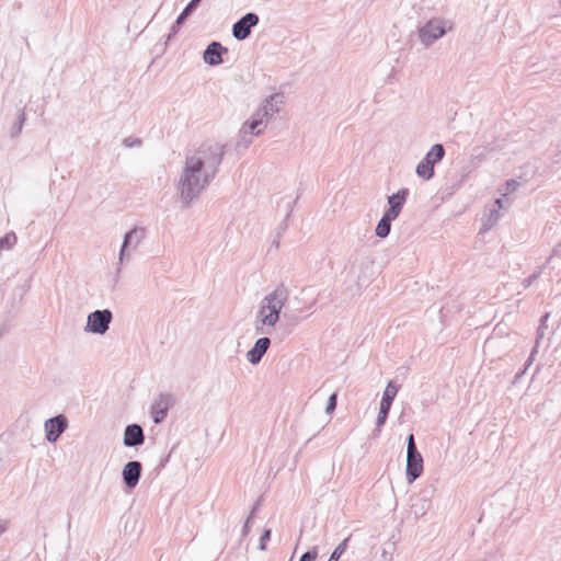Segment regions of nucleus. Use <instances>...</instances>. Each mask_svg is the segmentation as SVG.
Segmentation results:
<instances>
[{
	"instance_id": "obj_13",
	"label": "nucleus",
	"mask_w": 561,
	"mask_h": 561,
	"mask_svg": "<svg viewBox=\"0 0 561 561\" xmlns=\"http://www.w3.org/2000/svg\"><path fill=\"white\" fill-rule=\"evenodd\" d=\"M227 53V47L222 46L219 42H211L204 50L203 59L209 66H218L224 62L222 55Z\"/></svg>"
},
{
	"instance_id": "obj_15",
	"label": "nucleus",
	"mask_w": 561,
	"mask_h": 561,
	"mask_svg": "<svg viewBox=\"0 0 561 561\" xmlns=\"http://www.w3.org/2000/svg\"><path fill=\"white\" fill-rule=\"evenodd\" d=\"M271 345V339L262 336L257 339L251 350L247 352V359L252 365H257Z\"/></svg>"
},
{
	"instance_id": "obj_9",
	"label": "nucleus",
	"mask_w": 561,
	"mask_h": 561,
	"mask_svg": "<svg viewBox=\"0 0 561 561\" xmlns=\"http://www.w3.org/2000/svg\"><path fill=\"white\" fill-rule=\"evenodd\" d=\"M260 22V18L256 13L249 12L240 18L232 25V36L237 41H244L251 35V31Z\"/></svg>"
},
{
	"instance_id": "obj_30",
	"label": "nucleus",
	"mask_w": 561,
	"mask_h": 561,
	"mask_svg": "<svg viewBox=\"0 0 561 561\" xmlns=\"http://www.w3.org/2000/svg\"><path fill=\"white\" fill-rule=\"evenodd\" d=\"M317 557H318V551L316 548H313L312 550L305 552L300 557L299 561H316Z\"/></svg>"
},
{
	"instance_id": "obj_29",
	"label": "nucleus",
	"mask_w": 561,
	"mask_h": 561,
	"mask_svg": "<svg viewBox=\"0 0 561 561\" xmlns=\"http://www.w3.org/2000/svg\"><path fill=\"white\" fill-rule=\"evenodd\" d=\"M272 530L265 529L262 534L259 542V549L264 551L266 549V542L271 539Z\"/></svg>"
},
{
	"instance_id": "obj_22",
	"label": "nucleus",
	"mask_w": 561,
	"mask_h": 561,
	"mask_svg": "<svg viewBox=\"0 0 561 561\" xmlns=\"http://www.w3.org/2000/svg\"><path fill=\"white\" fill-rule=\"evenodd\" d=\"M18 238L14 232H8L0 238V251L11 250L16 244Z\"/></svg>"
},
{
	"instance_id": "obj_39",
	"label": "nucleus",
	"mask_w": 561,
	"mask_h": 561,
	"mask_svg": "<svg viewBox=\"0 0 561 561\" xmlns=\"http://www.w3.org/2000/svg\"><path fill=\"white\" fill-rule=\"evenodd\" d=\"M7 530V523L0 522V534H3Z\"/></svg>"
},
{
	"instance_id": "obj_38",
	"label": "nucleus",
	"mask_w": 561,
	"mask_h": 561,
	"mask_svg": "<svg viewBox=\"0 0 561 561\" xmlns=\"http://www.w3.org/2000/svg\"><path fill=\"white\" fill-rule=\"evenodd\" d=\"M257 506H259V503L254 504V506L252 507V511L250 512V515L248 516V519H252L254 517Z\"/></svg>"
},
{
	"instance_id": "obj_14",
	"label": "nucleus",
	"mask_w": 561,
	"mask_h": 561,
	"mask_svg": "<svg viewBox=\"0 0 561 561\" xmlns=\"http://www.w3.org/2000/svg\"><path fill=\"white\" fill-rule=\"evenodd\" d=\"M409 190L405 187L388 196L389 208L385 211V214L392 217L393 219H397L407 202Z\"/></svg>"
},
{
	"instance_id": "obj_23",
	"label": "nucleus",
	"mask_w": 561,
	"mask_h": 561,
	"mask_svg": "<svg viewBox=\"0 0 561 561\" xmlns=\"http://www.w3.org/2000/svg\"><path fill=\"white\" fill-rule=\"evenodd\" d=\"M350 540V537L345 538L342 542H340L336 548L331 553L328 561H339V559L342 557V554L345 552L347 548V542Z\"/></svg>"
},
{
	"instance_id": "obj_37",
	"label": "nucleus",
	"mask_w": 561,
	"mask_h": 561,
	"mask_svg": "<svg viewBox=\"0 0 561 561\" xmlns=\"http://www.w3.org/2000/svg\"><path fill=\"white\" fill-rule=\"evenodd\" d=\"M492 207H495L496 209H499V211H500L501 209H503V208H504L503 199H502V198H497V199L494 202V204H493V206H492Z\"/></svg>"
},
{
	"instance_id": "obj_20",
	"label": "nucleus",
	"mask_w": 561,
	"mask_h": 561,
	"mask_svg": "<svg viewBox=\"0 0 561 561\" xmlns=\"http://www.w3.org/2000/svg\"><path fill=\"white\" fill-rule=\"evenodd\" d=\"M252 134L245 124L242 126L240 130V138L237 142V148L247 149L252 144Z\"/></svg>"
},
{
	"instance_id": "obj_28",
	"label": "nucleus",
	"mask_w": 561,
	"mask_h": 561,
	"mask_svg": "<svg viewBox=\"0 0 561 561\" xmlns=\"http://www.w3.org/2000/svg\"><path fill=\"white\" fill-rule=\"evenodd\" d=\"M336 403H337V393L334 392L329 397L325 412L329 414L332 413L336 408Z\"/></svg>"
},
{
	"instance_id": "obj_19",
	"label": "nucleus",
	"mask_w": 561,
	"mask_h": 561,
	"mask_svg": "<svg viewBox=\"0 0 561 561\" xmlns=\"http://www.w3.org/2000/svg\"><path fill=\"white\" fill-rule=\"evenodd\" d=\"M394 219L392 217H390L383 213L382 217L380 218V220L378 221V224L376 226V229H375L376 236L379 238L388 237L390 233V230H391V222Z\"/></svg>"
},
{
	"instance_id": "obj_5",
	"label": "nucleus",
	"mask_w": 561,
	"mask_h": 561,
	"mask_svg": "<svg viewBox=\"0 0 561 561\" xmlns=\"http://www.w3.org/2000/svg\"><path fill=\"white\" fill-rule=\"evenodd\" d=\"M445 157V148L442 144H435L425 157L416 165V174L424 179L431 180L435 172L434 165Z\"/></svg>"
},
{
	"instance_id": "obj_18",
	"label": "nucleus",
	"mask_w": 561,
	"mask_h": 561,
	"mask_svg": "<svg viewBox=\"0 0 561 561\" xmlns=\"http://www.w3.org/2000/svg\"><path fill=\"white\" fill-rule=\"evenodd\" d=\"M500 218H501V214H500L499 209H496L495 207H490V208L485 207L480 231L481 232L489 231L497 224Z\"/></svg>"
},
{
	"instance_id": "obj_7",
	"label": "nucleus",
	"mask_w": 561,
	"mask_h": 561,
	"mask_svg": "<svg viewBox=\"0 0 561 561\" xmlns=\"http://www.w3.org/2000/svg\"><path fill=\"white\" fill-rule=\"evenodd\" d=\"M113 314L108 309L95 310L88 316L84 331L94 334H105L112 322Z\"/></svg>"
},
{
	"instance_id": "obj_6",
	"label": "nucleus",
	"mask_w": 561,
	"mask_h": 561,
	"mask_svg": "<svg viewBox=\"0 0 561 561\" xmlns=\"http://www.w3.org/2000/svg\"><path fill=\"white\" fill-rule=\"evenodd\" d=\"M447 22L442 19H432L417 28V35L425 47H430L447 33Z\"/></svg>"
},
{
	"instance_id": "obj_31",
	"label": "nucleus",
	"mask_w": 561,
	"mask_h": 561,
	"mask_svg": "<svg viewBox=\"0 0 561 561\" xmlns=\"http://www.w3.org/2000/svg\"><path fill=\"white\" fill-rule=\"evenodd\" d=\"M123 145L127 148L139 147L141 145V139L134 138V137H127L123 140Z\"/></svg>"
},
{
	"instance_id": "obj_40",
	"label": "nucleus",
	"mask_w": 561,
	"mask_h": 561,
	"mask_svg": "<svg viewBox=\"0 0 561 561\" xmlns=\"http://www.w3.org/2000/svg\"><path fill=\"white\" fill-rule=\"evenodd\" d=\"M299 320H300V319H299L298 317H291V318H290V322H291V323H298V322H299Z\"/></svg>"
},
{
	"instance_id": "obj_1",
	"label": "nucleus",
	"mask_w": 561,
	"mask_h": 561,
	"mask_svg": "<svg viewBox=\"0 0 561 561\" xmlns=\"http://www.w3.org/2000/svg\"><path fill=\"white\" fill-rule=\"evenodd\" d=\"M225 153L226 146L213 140L185 152L184 165L176 182L182 207L191 206L215 180Z\"/></svg>"
},
{
	"instance_id": "obj_36",
	"label": "nucleus",
	"mask_w": 561,
	"mask_h": 561,
	"mask_svg": "<svg viewBox=\"0 0 561 561\" xmlns=\"http://www.w3.org/2000/svg\"><path fill=\"white\" fill-rule=\"evenodd\" d=\"M506 185H507V190H510L511 192H514L518 187L519 183L515 180H508L506 182Z\"/></svg>"
},
{
	"instance_id": "obj_27",
	"label": "nucleus",
	"mask_w": 561,
	"mask_h": 561,
	"mask_svg": "<svg viewBox=\"0 0 561 561\" xmlns=\"http://www.w3.org/2000/svg\"><path fill=\"white\" fill-rule=\"evenodd\" d=\"M24 122H25V114L22 111L18 117V122L14 124V126L12 128V136H16L21 133Z\"/></svg>"
},
{
	"instance_id": "obj_2",
	"label": "nucleus",
	"mask_w": 561,
	"mask_h": 561,
	"mask_svg": "<svg viewBox=\"0 0 561 561\" xmlns=\"http://www.w3.org/2000/svg\"><path fill=\"white\" fill-rule=\"evenodd\" d=\"M288 297V288L284 284H279L261 300L254 321V329L257 334L271 333L279 321L282 309Z\"/></svg>"
},
{
	"instance_id": "obj_17",
	"label": "nucleus",
	"mask_w": 561,
	"mask_h": 561,
	"mask_svg": "<svg viewBox=\"0 0 561 561\" xmlns=\"http://www.w3.org/2000/svg\"><path fill=\"white\" fill-rule=\"evenodd\" d=\"M199 0H191L183 11L179 14L175 22L171 26L170 34L168 35V39H170L173 35H175L180 28V26L185 22V20L197 9Z\"/></svg>"
},
{
	"instance_id": "obj_34",
	"label": "nucleus",
	"mask_w": 561,
	"mask_h": 561,
	"mask_svg": "<svg viewBox=\"0 0 561 561\" xmlns=\"http://www.w3.org/2000/svg\"><path fill=\"white\" fill-rule=\"evenodd\" d=\"M391 405H392V403H391V402H387L386 400H382V399H381V401H380L379 412H382V413H387V414H389L390 409H391Z\"/></svg>"
},
{
	"instance_id": "obj_16",
	"label": "nucleus",
	"mask_w": 561,
	"mask_h": 561,
	"mask_svg": "<svg viewBox=\"0 0 561 561\" xmlns=\"http://www.w3.org/2000/svg\"><path fill=\"white\" fill-rule=\"evenodd\" d=\"M145 442L144 430L138 424H129L125 427L123 443L126 447H137Z\"/></svg>"
},
{
	"instance_id": "obj_3",
	"label": "nucleus",
	"mask_w": 561,
	"mask_h": 561,
	"mask_svg": "<svg viewBox=\"0 0 561 561\" xmlns=\"http://www.w3.org/2000/svg\"><path fill=\"white\" fill-rule=\"evenodd\" d=\"M285 103L283 93H274L266 98L263 104L252 115L251 119L245 122L252 135H261L266 127V123L280 111Z\"/></svg>"
},
{
	"instance_id": "obj_10",
	"label": "nucleus",
	"mask_w": 561,
	"mask_h": 561,
	"mask_svg": "<svg viewBox=\"0 0 561 561\" xmlns=\"http://www.w3.org/2000/svg\"><path fill=\"white\" fill-rule=\"evenodd\" d=\"M68 420L64 414H58L45 421V437L49 443H56L60 435L67 430Z\"/></svg>"
},
{
	"instance_id": "obj_8",
	"label": "nucleus",
	"mask_w": 561,
	"mask_h": 561,
	"mask_svg": "<svg viewBox=\"0 0 561 561\" xmlns=\"http://www.w3.org/2000/svg\"><path fill=\"white\" fill-rule=\"evenodd\" d=\"M175 403L174 397L171 393H160L154 399L150 408V414L154 424L162 423L170 410Z\"/></svg>"
},
{
	"instance_id": "obj_33",
	"label": "nucleus",
	"mask_w": 561,
	"mask_h": 561,
	"mask_svg": "<svg viewBox=\"0 0 561 561\" xmlns=\"http://www.w3.org/2000/svg\"><path fill=\"white\" fill-rule=\"evenodd\" d=\"M538 353V345L536 344L534 346V348L531 350V353L525 364V369L522 371V374H524L526 371V369L533 364L534 359H535V356L536 354Z\"/></svg>"
},
{
	"instance_id": "obj_4",
	"label": "nucleus",
	"mask_w": 561,
	"mask_h": 561,
	"mask_svg": "<svg viewBox=\"0 0 561 561\" xmlns=\"http://www.w3.org/2000/svg\"><path fill=\"white\" fill-rule=\"evenodd\" d=\"M423 472V457L417 450L414 436L410 434L407 439V479L411 483Z\"/></svg>"
},
{
	"instance_id": "obj_35",
	"label": "nucleus",
	"mask_w": 561,
	"mask_h": 561,
	"mask_svg": "<svg viewBox=\"0 0 561 561\" xmlns=\"http://www.w3.org/2000/svg\"><path fill=\"white\" fill-rule=\"evenodd\" d=\"M250 522H251V519L247 518V520L242 527V531H241L242 537H247L249 535L250 529H251Z\"/></svg>"
},
{
	"instance_id": "obj_11",
	"label": "nucleus",
	"mask_w": 561,
	"mask_h": 561,
	"mask_svg": "<svg viewBox=\"0 0 561 561\" xmlns=\"http://www.w3.org/2000/svg\"><path fill=\"white\" fill-rule=\"evenodd\" d=\"M142 465L138 460L128 461L122 470V479L127 490H134L140 481Z\"/></svg>"
},
{
	"instance_id": "obj_24",
	"label": "nucleus",
	"mask_w": 561,
	"mask_h": 561,
	"mask_svg": "<svg viewBox=\"0 0 561 561\" xmlns=\"http://www.w3.org/2000/svg\"><path fill=\"white\" fill-rule=\"evenodd\" d=\"M428 507L430 502L425 499H421L419 503L412 505L413 513L416 517L423 516Z\"/></svg>"
},
{
	"instance_id": "obj_32",
	"label": "nucleus",
	"mask_w": 561,
	"mask_h": 561,
	"mask_svg": "<svg viewBox=\"0 0 561 561\" xmlns=\"http://www.w3.org/2000/svg\"><path fill=\"white\" fill-rule=\"evenodd\" d=\"M540 274H541V272L538 271V272L531 274L530 276H528L527 278H525L523 280L524 288L530 287L533 285V283L539 278Z\"/></svg>"
},
{
	"instance_id": "obj_26",
	"label": "nucleus",
	"mask_w": 561,
	"mask_h": 561,
	"mask_svg": "<svg viewBox=\"0 0 561 561\" xmlns=\"http://www.w3.org/2000/svg\"><path fill=\"white\" fill-rule=\"evenodd\" d=\"M388 415L389 414L382 413V412L378 413V416H377V420H376V428L374 431V436H377L380 433L381 427L386 424Z\"/></svg>"
},
{
	"instance_id": "obj_12",
	"label": "nucleus",
	"mask_w": 561,
	"mask_h": 561,
	"mask_svg": "<svg viewBox=\"0 0 561 561\" xmlns=\"http://www.w3.org/2000/svg\"><path fill=\"white\" fill-rule=\"evenodd\" d=\"M145 238V229L144 228H137L129 230L125 233L123 244L121 247L119 251V262L123 263L125 257L128 255L126 254V251L128 248H131L135 250L138 244L141 242V240Z\"/></svg>"
},
{
	"instance_id": "obj_25",
	"label": "nucleus",
	"mask_w": 561,
	"mask_h": 561,
	"mask_svg": "<svg viewBox=\"0 0 561 561\" xmlns=\"http://www.w3.org/2000/svg\"><path fill=\"white\" fill-rule=\"evenodd\" d=\"M549 313H546L545 316H542V318L540 319V325L538 327L537 329V339H536V344L539 345L540 343V340L545 336V331L547 329V325H546V322L549 318Z\"/></svg>"
},
{
	"instance_id": "obj_21",
	"label": "nucleus",
	"mask_w": 561,
	"mask_h": 561,
	"mask_svg": "<svg viewBox=\"0 0 561 561\" xmlns=\"http://www.w3.org/2000/svg\"><path fill=\"white\" fill-rule=\"evenodd\" d=\"M400 386H398L393 380H390L387 383V387L382 393V400H386L387 402H393L394 398L397 397V393L399 391Z\"/></svg>"
}]
</instances>
